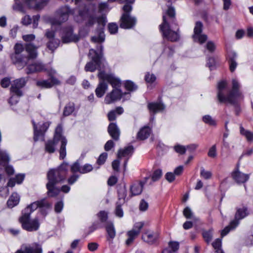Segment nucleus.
I'll list each match as a JSON object with an SVG mask.
<instances>
[{
	"mask_svg": "<svg viewBox=\"0 0 253 253\" xmlns=\"http://www.w3.org/2000/svg\"><path fill=\"white\" fill-rule=\"evenodd\" d=\"M240 88L241 85L236 79H232L230 89L228 88V83L225 80L219 82L217 85V98L218 102L221 103H229L234 106L237 116L239 115L241 111L239 102L244 98Z\"/></svg>",
	"mask_w": 253,
	"mask_h": 253,
	"instance_id": "nucleus-1",
	"label": "nucleus"
},
{
	"mask_svg": "<svg viewBox=\"0 0 253 253\" xmlns=\"http://www.w3.org/2000/svg\"><path fill=\"white\" fill-rule=\"evenodd\" d=\"M62 126L59 125L55 129L53 139L47 141L44 145L45 152L51 154L55 151L56 145L60 142L59 158L61 160H63L66 156V146L67 143L66 138L62 135Z\"/></svg>",
	"mask_w": 253,
	"mask_h": 253,
	"instance_id": "nucleus-2",
	"label": "nucleus"
},
{
	"mask_svg": "<svg viewBox=\"0 0 253 253\" xmlns=\"http://www.w3.org/2000/svg\"><path fill=\"white\" fill-rule=\"evenodd\" d=\"M69 169V165L66 162H63L56 169H50L47 173L48 182L56 184L63 182L66 178Z\"/></svg>",
	"mask_w": 253,
	"mask_h": 253,
	"instance_id": "nucleus-3",
	"label": "nucleus"
},
{
	"mask_svg": "<svg viewBox=\"0 0 253 253\" xmlns=\"http://www.w3.org/2000/svg\"><path fill=\"white\" fill-rule=\"evenodd\" d=\"M119 0L121 3H125L123 7L124 13L120 19V27L126 29H131L135 25L136 23V18L130 15L132 9L131 4L134 3L135 0Z\"/></svg>",
	"mask_w": 253,
	"mask_h": 253,
	"instance_id": "nucleus-4",
	"label": "nucleus"
},
{
	"mask_svg": "<svg viewBox=\"0 0 253 253\" xmlns=\"http://www.w3.org/2000/svg\"><path fill=\"white\" fill-rule=\"evenodd\" d=\"M100 51L99 53L96 52L95 50L91 49L89 50V55L94 53V55L91 57V61L87 63L84 67V70L86 72H93L96 69L101 70L102 68L104 67V62L105 59L103 57V47L102 45H100Z\"/></svg>",
	"mask_w": 253,
	"mask_h": 253,
	"instance_id": "nucleus-5",
	"label": "nucleus"
},
{
	"mask_svg": "<svg viewBox=\"0 0 253 253\" xmlns=\"http://www.w3.org/2000/svg\"><path fill=\"white\" fill-rule=\"evenodd\" d=\"M25 46L21 44L17 43L14 47V52L12 53L10 58L12 63L17 66L19 69H22L28 63L29 59H34V58H30L29 54L28 55L23 56L21 53L24 51Z\"/></svg>",
	"mask_w": 253,
	"mask_h": 253,
	"instance_id": "nucleus-6",
	"label": "nucleus"
},
{
	"mask_svg": "<svg viewBox=\"0 0 253 253\" xmlns=\"http://www.w3.org/2000/svg\"><path fill=\"white\" fill-rule=\"evenodd\" d=\"M51 207V204L48 202L45 198L32 203L27 206L22 212V215H30L32 212L37 208H40L41 214L45 216L47 214V210Z\"/></svg>",
	"mask_w": 253,
	"mask_h": 253,
	"instance_id": "nucleus-7",
	"label": "nucleus"
},
{
	"mask_svg": "<svg viewBox=\"0 0 253 253\" xmlns=\"http://www.w3.org/2000/svg\"><path fill=\"white\" fill-rule=\"evenodd\" d=\"M236 212L234 215V219L231 221L230 225L233 228H235L238 226L240 220L245 218L250 214V211L247 205L241 204L236 207Z\"/></svg>",
	"mask_w": 253,
	"mask_h": 253,
	"instance_id": "nucleus-8",
	"label": "nucleus"
},
{
	"mask_svg": "<svg viewBox=\"0 0 253 253\" xmlns=\"http://www.w3.org/2000/svg\"><path fill=\"white\" fill-rule=\"evenodd\" d=\"M34 34H27L22 36L23 40L26 42L25 44V48L30 58H36L38 55L37 49L40 45H35L33 42L35 39Z\"/></svg>",
	"mask_w": 253,
	"mask_h": 253,
	"instance_id": "nucleus-9",
	"label": "nucleus"
},
{
	"mask_svg": "<svg viewBox=\"0 0 253 253\" xmlns=\"http://www.w3.org/2000/svg\"><path fill=\"white\" fill-rule=\"evenodd\" d=\"M163 22L160 25V31L164 38L171 42H176L179 39V35L177 32L173 31L170 29L169 24L166 20L165 15L163 17Z\"/></svg>",
	"mask_w": 253,
	"mask_h": 253,
	"instance_id": "nucleus-10",
	"label": "nucleus"
},
{
	"mask_svg": "<svg viewBox=\"0 0 253 253\" xmlns=\"http://www.w3.org/2000/svg\"><path fill=\"white\" fill-rule=\"evenodd\" d=\"M19 221L22 228L29 232L37 231L40 227L39 219L36 217L31 220L30 215H22L19 218Z\"/></svg>",
	"mask_w": 253,
	"mask_h": 253,
	"instance_id": "nucleus-11",
	"label": "nucleus"
},
{
	"mask_svg": "<svg viewBox=\"0 0 253 253\" xmlns=\"http://www.w3.org/2000/svg\"><path fill=\"white\" fill-rule=\"evenodd\" d=\"M71 9L67 6H65L59 8L56 12L55 16L52 20L54 24L60 25L68 19Z\"/></svg>",
	"mask_w": 253,
	"mask_h": 253,
	"instance_id": "nucleus-12",
	"label": "nucleus"
},
{
	"mask_svg": "<svg viewBox=\"0 0 253 253\" xmlns=\"http://www.w3.org/2000/svg\"><path fill=\"white\" fill-rule=\"evenodd\" d=\"M80 37L73 34V30L72 27L64 28L62 30V40L64 43L71 42H76L80 40Z\"/></svg>",
	"mask_w": 253,
	"mask_h": 253,
	"instance_id": "nucleus-13",
	"label": "nucleus"
},
{
	"mask_svg": "<svg viewBox=\"0 0 253 253\" xmlns=\"http://www.w3.org/2000/svg\"><path fill=\"white\" fill-rule=\"evenodd\" d=\"M27 81L28 79L25 78H21L14 80L10 87L11 92L15 95L22 96L23 92L21 89L25 86Z\"/></svg>",
	"mask_w": 253,
	"mask_h": 253,
	"instance_id": "nucleus-14",
	"label": "nucleus"
},
{
	"mask_svg": "<svg viewBox=\"0 0 253 253\" xmlns=\"http://www.w3.org/2000/svg\"><path fill=\"white\" fill-rule=\"evenodd\" d=\"M203 24L201 21H197L194 29V35L193 38L194 41L198 42L200 43L205 42L207 39V36L205 34H201L203 31Z\"/></svg>",
	"mask_w": 253,
	"mask_h": 253,
	"instance_id": "nucleus-15",
	"label": "nucleus"
},
{
	"mask_svg": "<svg viewBox=\"0 0 253 253\" xmlns=\"http://www.w3.org/2000/svg\"><path fill=\"white\" fill-rule=\"evenodd\" d=\"M98 77L100 80L107 81L114 88H117L121 84L119 79L116 78L112 74H106L104 71H100L98 74Z\"/></svg>",
	"mask_w": 253,
	"mask_h": 253,
	"instance_id": "nucleus-16",
	"label": "nucleus"
},
{
	"mask_svg": "<svg viewBox=\"0 0 253 253\" xmlns=\"http://www.w3.org/2000/svg\"><path fill=\"white\" fill-rule=\"evenodd\" d=\"M149 176L145 177L139 181H135L130 187V197L140 195L143 190L144 185L149 179Z\"/></svg>",
	"mask_w": 253,
	"mask_h": 253,
	"instance_id": "nucleus-17",
	"label": "nucleus"
},
{
	"mask_svg": "<svg viewBox=\"0 0 253 253\" xmlns=\"http://www.w3.org/2000/svg\"><path fill=\"white\" fill-rule=\"evenodd\" d=\"M15 253H42V246L37 243L30 245H23L21 250H18Z\"/></svg>",
	"mask_w": 253,
	"mask_h": 253,
	"instance_id": "nucleus-18",
	"label": "nucleus"
},
{
	"mask_svg": "<svg viewBox=\"0 0 253 253\" xmlns=\"http://www.w3.org/2000/svg\"><path fill=\"white\" fill-rule=\"evenodd\" d=\"M144 226V223L139 222L135 223L133 225V228L127 232V235L128 237L126 241V244L128 245L130 244L134 239L139 234L140 230Z\"/></svg>",
	"mask_w": 253,
	"mask_h": 253,
	"instance_id": "nucleus-19",
	"label": "nucleus"
},
{
	"mask_svg": "<svg viewBox=\"0 0 253 253\" xmlns=\"http://www.w3.org/2000/svg\"><path fill=\"white\" fill-rule=\"evenodd\" d=\"M127 94V92L123 93L120 89L114 88L110 93L106 95L104 101L106 104H109L117 100H120L123 95Z\"/></svg>",
	"mask_w": 253,
	"mask_h": 253,
	"instance_id": "nucleus-20",
	"label": "nucleus"
},
{
	"mask_svg": "<svg viewBox=\"0 0 253 253\" xmlns=\"http://www.w3.org/2000/svg\"><path fill=\"white\" fill-rule=\"evenodd\" d=\"M159 238V234L157 232L146 231L142 236V240L149 245L155 244Z\"/></svg>",
	"mask_w": 253,
	"mask_h": 253,
	"instance_id": "nucleus-21",
	"label": "nucleus"
},
{
	"mask_svg": "<svg viewBox=\"0 0 253 253\" xmlns=\"http://www.w3.org/2000/svg\"><path fill=\"white\" fill-rule=\"evenodd\" d=\"M79 14L82 18L87 17V21L86 22L87 27H91L93 26L96 21V18L92 15H89L88 9L86 6H84L83 9L80 8L79 10Z\"/></svg>",
	"mask_w": 253,
	"mask_h": 253,
	"instance_id": "nucleus-22",
	"label": "nucleus"
},
{
	"mask_svg": "<svg viewBox=\"0 0 253 253\" xmlns=\"http://www.w3.org/2000/svg\"><path fill=\"white\" fill-rule=\"evenodd\" d=\"M60 84V81L54 77H51L46 80L38 81L36 83L38 86L41 88H50L54 85Z\"/></svg>",
	"mask_w": 253,
	"mask_h": 253,
	"instance_id": "nucleus-23",
	"label": "nucleus"
},
{
	"mask_svg": "<svg viewBox=\"0 0 253 253\" xmlns=\"http://www.w3.org/2000/svg\"><path fill=\"white\" fill-rule=\"evenodd\" d=\"M238 165L236 170L232 173V176L233 179L238 183H244L249 179V175L245 174L238 169Z\"/></svg>",
	"mask_w": 253,
	"mask_h": 253,
	"instance_id": "nucleus-24",
	"label": "nucleus"
},
{
	"mask_svg": "<svg viewBox=\"0 0 253 253\" xmlns=\"http://www.w3.org/2000/svg\"><path fill=\"white\" fill-rule=\"evenodd\" d=\"M32 124L34 130V139L35 141H37L39 140V137L40 136H42L44 133L46 131L49 126V124L48 123H43L41 126L39 130L37 129L36 123L33 120L32 121Z\"/></svg>",
	"mask_w": 253,
	"mask_h": 253,
	"instance_id": "nucleus-25",
	"label": "nucleus"
},
{
	"mask_svg": "<svg viewBox=\"0 0 253 253\" xmlns=\"http://www.w3.org/2000/svg\"><path fill=\"white\" fill-rule=\"evenodd\" d=\"M102 22L101 27L98 28V36H94L91 38V41L93 42H102L105 40V35L103 32V27L105 25V21L103 18L99 19L98 21V24Z\"/></svg>",
	"mask_w": 253,
	"mask_h": 253,
	"instance_id": "nucleus-26",
	"label": "nucleus"
},
{
	"mask_svg": "<svg viewBox=\"0 0 253 253\" xmlns=\"http://www.w3.org/2000/svg\"><path fill=\"white\" fill-rule=\"evenodd\" d=\"M147 107L151 113L155 114L159 112L163 111L165 108V106L162 102H154L149 103L147 105Z\"/></svg>",
	"mask_w": 253,
	"mask_h": 253,
	"instance_id": "nucleus-27",
	"label": "nucleus"
},
{
	"mask_svg": "<svg viewBox=\"0 0 253 253\" xmlns=\"http://www.w3.org/2000/svg\"><path fill=\"white\" fill-rule=\"evenodd\" d=\"M108 132L111 137L115 141L119 139L120 130L115 123H110L108 127Z\"/></svg>",
	"mask_w": 253,
	"mask_h": 253,
	"instance_id": "nucleus-28",
	"label": "nucleus"
},
{
	"mask_svg": "<svg viewBox=\"0 0 253 253\" xmlns=\"http://www.w3.org/2000/svg\"><path fill=\"white\" fill-rule=\"evenodd\" d=\"M237 54L234 51H231L228 54V62L229 66V70L231 72H234L237 66Z\"/></svg>",
	"mask_w": 253,
	"mask_h": 253,
	"instance_id": "nucleus-29",
	"label": "nucleus"
},
{
	"mask_svg": "<svg viewBox=\"0 0 253 253\" xmlns=\"http://www.w3.org/2000/svg\"><path fill=\"white\" fill-rule=\"evenodd\" d=\"M56 184L47 182L46 187L47 189V195L49 197H54L57 196L60 192L59 188L56 187Z\"/></svg>",
	"mask_w": 253,
	"mask_h": 253,
	"instance_id": "nucleus-30",
	"label": "nucleus"
},
{
	"mask_svg": "<svg viewBox=\"0 0 253 253\" xmlns=\"http://www.w3.org/2000/svg\"><path fill=\"white\" fill-rule=\"evenodd\" d=\"M108 88L107 84L105 82L104 80H100L99 84L95 89V93L96 96L99 97H102L105 94Z\"/></svg>",
	"mask_w": 253,
	"mask_h": 253,
	"instance_id": "nucleus-31",
	"label": "nucleus"
},
{
	"mask_svg": "<svg viewBox=\"0 0 253 253\" xmlns=\"http://www.w3.org/2000/svg\"><path fill=\"white\" fill-rule=\"evenodd\" d=\"M151 132V128L147 126H144L138 132L137 139L143 140L147 139Z\"/></svg>",
	"mask_w": 253,
	"mask_h": 253,
	"instance_id": "nucleus-32",
	"label": "nucleus"
},
{
	"mask_svg": "<svg viewBox=\"0 0 253 253\" xmlns=\"http://www.w3.org/2000/svg\"><path fill=\"white\" fill-rule=\"evenodd\" d=\"M118 201L125 202V198L126 196V188L125 183L119 185L117 186Z\"/></svg>",
	"mask_w": 253,
	"mask_h": 253,
	"instance_id": "nucleus-33",
	"label": "nucleus"
},
{
	"mask_svg": "<svg viewBox=\"0 0 253 253\" xmlns=\"http://www.w3.org/2000/svg\"><path fill=\"white\" fill-rule=\"evenodd\" d=\"M133 147L132 145L128 146L124 149H120L118 152V159H120L123 157L131 156L133 152Z\"/></svg>",
	"mask_w": 253,
	"mask_h": 253,
	"instance_id": "nucleus-34",
	"label": "nucleus"
},
{
	"mask_svg": "<svg viewBox=\"0 0 253 253\" xmlns=\"http://www.w3.org/2000/svg\"><path fill=\"white\" fill-rule=\"evenodd\" d=\"M106 230L107 233V239L110 243H112V241L116 236V232L113 224H108L106 226Z\"/></svg>",
	"mask_w": 253,
	"mask_h": 253,
	"instance_id": "nucleus-35",
	"label": "nucleus"
},
{
	"mask_svg": "<svg viewBox=\"0 0 253 253\" xmlns=\"http://www.w3.org/2000/svg\"><path fill=\"white\" fill-rule=\"evenodd\" d=\"M19 200L20 197L17 193H12L7 202V206L10 208L14 207L18 204Z\"/></svg>",
	"mask_w": 253,
	"mask_h": 253,
	"instance_id": "nucleus-36",
	"label": "nucleus"
},
{
	"mask_svg": "<svg viewBox=\"0 0 253 253\" xmlns=\"http://www.w3.org/2000/svg\"><path fill=\"white\" fill-rule=\"evenodd\" d=\"M179 244L176 242H170L169 244V248L164 249L162 253H174L179 249Z\"/></svg>",
	"mask_w": 253,
	"mask_h": 253,
	"instance_id": "nucleus-37",
	"label": "nucleus"
},
{
	"mask_svg": "<svg viewBox=\"0 0 253 253\" xmlns=\"http://www.w3.org/2000/svg\"><path fill=\"white\" fill-rule=\"evenodd\" d=\"M75 110V104L73 102H69L64 107L63 116H68L70 115Z\"/></svg>",
	"mask_w": 253,
	"mask_h": 253,
	"instance_id": "nucleus-38",
	"label": "nucleus"
},
{
	"mask_svg": "<svg viewBox=\"0 0 253 253\" xmlns=\"http://www.w3.org/2000/svg\"><path fill=\"white\" fill-rule=\"evenodd\" d=\"M59 42L60 41L58 39H50L46 44L47 47L52 51H54L59 46Z\"/></svg>",
	"mask_w": 253,
	"mask_h": 253,
	"instance_id": "nucleus-39",
	"label": "nucleus"
},
{
	"mask_svg": "<svg viewBox=\"0 0 253 253\" xmlns=\"http://www.w3.org/2000/svg\"><path fill=\"white\" fill-rule=\"evenodd\" d=\"M9 161V157L8 154L1 150H0V165L5 166Z\"/></svg>",
	"mask_w": 253,
	"mask_h": 253,
	"instance_id": "nucleus-40",
	"label": "nucleus"
},
{
	"mask_svg": "<svg viewBox=\"0 0 253 253\" xmlns=\"http://www.w3.org/2000/svg\"><path fill=\"white\" fill-rule=\"evenodd\" d=\"M221 244L222 241L221 239H216L212 244V247L215 250L214 253H224L223 251L221 250Z\"/></svg>",
	"mask_w": 253,
	"mask_h": 253,
	"instance_id": "nucleus-41",
	"label": "nucleus"
},
{
	"mask_svg": "<svg viewBox=\"0 0 253 253\" xmlns=\"http://www.w3.org/2000/svg\"><path fill=\"white\" fill-rule=\"evenodd\" d=\"M240 133L245 136L247 140L251 141L253 140V133L247 130H246L242 126L240 127Z\"/></svg>",
	"mask_w": 253,
	"mask_h": 253,
	"instance_id": "nucleus-42",
	"label": "nucleus"
},
{
	"mask_svg": "<svg viewBox=\"0 0 253 253\" xmlns=\"http://www.w3.org/2000/svg\"><path fill=\"white\" fill-rule=\"evenodd\" d=\"M124 203V201H117L116 203L115 213L116 215L120 217H122L124 214L122 205H123Z\"/></svg>",
	"mask_w": 253,
	"mask_h": 253,
	"instance_id": "nucleus-43",
	"label": "nucleus"
},
{
	"mask_svg": "<svg viewBox=\"0 0 253 253\" xmlns=\"http://www.w3.org/2000/svg\"><path fill=\"white\" fill-rule=\"evenodd\" d=\"M202 235L205 241L209 244L212 238V229H210L208 231H203Z\"/></svg>",
	"mask_w": 253,
	"mask_h": 253,
	"instance_id": "nucleus-44",
	"label": "nucleus"
},
{
	"mask_svg": "<svg viewBox=\"0 0 253 253\" xmlns=\"http://www.w3.org/2000/svg\"><path fill=\"white\" fill-rule=\"evenodd\" d=\"M162 173V170L161 169L155 170L151 175V180L152 182L158 181L161 178Z\"/></svg>",
	"mask_w": 253,
	"mask_h": 253,
	"instance_id": "nucleus-45",
	"label": "nucleus"
},
{
	"mask_svg": "<svg viewBox=\"0 0 253 253\" xmlns=\"http://www.w3.org/2000/svg\"><path fill=\"white\" fill-rule=\"evenodd\" d=\"M71 171L73 173L79 172L81 173L82 166L78 161L74 163L70 167Z\"/></svg>",
	"mask_w": 253,
	"mask_h": 253,
	"instance_id": "nucleus-46",
	"label": "nucleus"
},
{
	"mask_svg": "<svg viewBox=\"0 0 253 253\" xmlns=\"http://www.w3.org/2000/svg\"><path fill=\"white\" fill-rule=\"evenodd\" d=\"M202 120L205 123L209 125L214 126L216 125V123L215 120L212 119V117L209 115H205L203 116Z\"/></svg>",
	"mask_w": 253,
	"mask_h": 253,
	"instance_id": "nucleus-47",
	"label": "nucleus"
},
{
	"mask_svg": "<svg viewBox=\"0 0 253 253\" xmlns=\"http://www.w3.org/2000/svg\"><path fill=\"white\" fill-rule=\"evenodd\" d=\"M125 86L126 89L130 91H134L137 88V85L130 81H126L125 84Z\"/></svg>",
	"mask_w": 253,
	"mask_h": 253,
	"instance_id": "nucleus-48",
	"label": "nucleus"
},
{
	"mask_svg": "<svg viewBox=\"0 0 253 253\" xmlns=\"http://www.w3.org/2000/svg\"><path fill=\"white\" fill-rule=\"evenodd\" d=\"M156 80L155 75L153 74H150L149 72H147L145 76V80L148 83H153Z\"/></svg>",
	"mask_w": 253,
	"mask_h": 253,
	"instance_id": "nucleus-49",
	"label": "nucleus"
},
{
	"mask_svg": "<svg viewBox=\"0 0 253 253\" xmlns=\"http://www.w3.org/2000/svg\"><path fill=\"white\" fill-rule=\"evenodd\" d=\"M97 216L101 222H105L108 219L107 213L104 211H101L97 214Z\"/></svg>",
	"mask_w": 253,
	"mask_h": 253,
	"instance_id": "nucleus-50",
	"label": "nucleus"
},
{
	"mask_svg": "<svg viewBox=\"0 0 253 253\" xmlns=\"http://www.w3.org/2000/svg\"><path fill=\"white\" fill-rule=\"evenodd\" d=\"M92 169H93V167L91 165L88 164H86L82 167L81 173V174L86 173H88V172L92 171Z\"/></svg>",
	"mask_w": 253,
	"mask_h": 253,
	"instance_id": "nucleus-51",
	"label": "nucleus"
},
{
	"mask_svg": "<svg viewBox=\"0 0 253 253\" xmlns=\"http://www.w3.org/2000/svg\"><path fill=\"white\" fill-rule=\"evenodd\" d=\"M200 175L204 178L209 179L211 177L212 174L211 171L205 170L202 167L201 168Z\"/></svg>",
	"mask_w": 253,
	"mask_h": 253,
	"instance_id": "nucleus-52",
	"label": "nucleus"
},
{
	"mask_svg": "<svg viewBox=\"0 0 253 253\" xmlns=\"http://www.w3.org/2000/svg\"><path fill=\"white\" fill-rule=\"evenodd\" d=\"M108 30L111 34H115L118 32V27L117 24L114 23L108 24Z\"/></svg>",
	"mask_w": 253,
	"mask_h": 253,
	"instance_id": "nucleus-53",
	"label": "nucleus"
},
{
	"mask_svg": "<svg viewBox=\"0 0 253 253\" xmlns=\"http://www.w3.org/2000/svg\"><path fill=\"white\" fill-rule=\"evenodd\" d=\"M13 94L11 95L8 100V103L10 105H13L17 104L19 101V98L21 96L18 95H15L14 93Z\"/></svg>",
	"mask_w": 253,
	"mask_h": 253,
	"instance_id": "nucleus-54",
	"label": "nucleus"
},
{
	"mask_svg": "<svg viewBox=\"0 0 253 253\" xmlns=\"http://www.w3.org/2000/svg\"><path fill=\"white\" fill-rule=\"evenodd\" d=\"M79 178V175L73 173L67 179L68 183L69 185H73L74 183H75L78 178Z\"/></svg>",
	"mask_w": 253,
	"mask_h": 253,
	"instance_id": "nucleus-55",
	"label": "nucleus"
},
{
	"mask_svg": "<svg viewBox=\"0 0 253 253\" xmlns=\"http://www.w3.org/2000/svg\"><path fill=\"white\" fill-rule=\"evenodd\" d=\"M184 216L187 219L192 218L193 212L190 208L188 207H186L183 211Z\"/></svg>",
	"mask_w": 253,
	"mask_h": 253,
	"instance_id": "nucleus-56",
	"label": "nucleus"
},
{
	"mask_svg": "<svg viewBox=\"0 0 253 253\" xmlns=\"http://www.w3.org/2000/svg\"><path fill=\"white\" fill-rule=\"evenodd\" d=\"M63 202L61 201L57 202L54 206V211L56 213H60L63 208Z\"/></svg>",
	"mask_w": 253,
	"mask_h": 253,
	"instance_id": "nucleus-57",
	"label": "nucleus"
},
{
	"mask_svg": "<svg viewBox=\"0 0 253 253\" xmlns=\"http://www.w3.org/2000/svg\"><path fill=\"white\" fill-rule=\"evenodd\" d=\"M174 150L180 154H184L186 152V148L184 146L177 144L174 147Z\"/></svg>",
	"mask_w": 253,
	"mask_h": 253,
	"instance_id": "nucleus-58",
	"label": "nucleus"
},
{
	"mask_svg": "<svg viewBox=\"0 0 253 253\" xmlns=\"http://www.w3.org/2000/svg\"><path fill=\"white\" fill-rule=\"evenodd\" d=\"M99 11L100 12H107L109 10L107 2H102L99 4Z\"/></svg>",
	"mask_w": 253,
	"mask_h": 253,
	"instance_id": "nucleus-59",
	"label": "nucleus"
},
{
	"mask_svg": "<svg viewBox=\"0 0 253 253\" xmlns=\"http://www.w3.org/2000/svg\"><path fill=\"white\" fill-rule=\"evenodd\" d=\"M167 13L168 15L171 18L172 22L174 23V24L176 25V23H175V11L173 8L172 7H169L167 10Z\"/></svg>",
	"mask_w": 253,
	"mask_h": 253,
	"instance_id": "nucleus-60",
	"label": "nucleus"
},
{
	"mask_svg": "<svg viewBox=\"0 0 253 253\" xmlns=\"http://www.w3.org/2000/svg\"><path fill=\"white\" fill-rule=\"evenodd\" d=\"M107 158V154L106 153H102L97 159V163L98 165H103Z\"/></svg>",
	"mask_w": 253,
	"mask_h": 253,
	"instance_id": "nucleus-61",
	"label": "nucleus"
},
{
	"mask_svg": "<svg viewBox=\"0 0 253 253\" xmlns=\"http://www.w3.org/2000/svg\"><path fill=\"white\" fill-rule=\"evenodd\" d=\"M207 65L211 70H212L215 65V59L213 57H209L207 60Z\"/></svg>",
	"mask_w": 253,
	"mask_h": 253,
	"instance_id": "nucleus-62",
	"label": "nucleus"
},
{
	"mask_svg": "<svg viewBox=\"0 0 253 253\" xmlns=\"http://www.w3.org/2000/svg\"><path fill=\"white\" fill-rule=\"evenodd\" d=\"M115 144L112 140H108L104 145V149L106 151H110L113 147H114Z\"/></svg>",
	"mask_w": 253,
	"mask_h": 253,
	"instance_id": "nucleus-63",
	"label": "nucleus"
},
{
	"mask_svg": "<svg viewBox=\"0 0 253 253\" xmlns=\"http://www.w3.org/2000/svg\"><path fill=\"white\" fill-rule=\"evenodd\" d=\"M10 84V79L8 78H4L1 80L0 82L1 86L2 87H7Z\"/></svg>",
	"mask_w": 253,
	"mask_h": 253,
	"instance_id": "nucleus-64",
	"label": "nucleus"
}]
</instances>
